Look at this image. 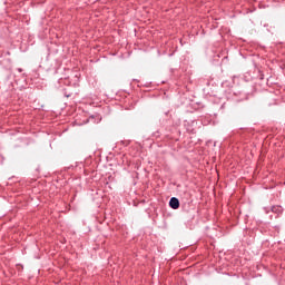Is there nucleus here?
Segmentation results:
<instances>
[{
  "mask_svg": "<svg viewBox=\"0 0 285 285\" xmlns=\"http://www.w3.org/2000/svg\"><path fill=\"white\" fill-rule=\"evenodd\" d=\"M169 205H170L171 208L177 209L180 206V202L177 197H171V199L169 202Z\"/></svg>",
  "mask_w": 285,
  "mask_h": 285,
  "instance_id": "nucleus-1",
  "label": "nucleus"
}]
</instances>
